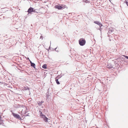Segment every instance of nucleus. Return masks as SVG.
Returning <instances> with one entry per match:
<instances>
[{"instance_id":"nucleus-22","label":"nucleus","mask_w":128,"mask_h":128,"mask_svg":"<svg viewBox=\"0 0 128 128\" xmlns=\"http://www.w3.org/2000/svg\"><path fill=\"white\" fill-rule=\"evenodd\" d=\"M108 68H113V67L112 66H110L109 67H108Z\"/></svg>"},{"instance_id":"nucleus-5","label":"nucleus","mask_w":128,"mask_h":128,"mask_svg":"<svg viewBox=\"0 0 128 128\" xmlns=\"http://www.w3.org/2000/svg\"><path fill=\"white\" fill-rule=\"evenodd\" d=\"M34 11V8L31 7H30L28 9L27 12L29 14L31 13L32 12H33Z\"/></svg>"},{"instance_id":"nucleus-16","label":"nucleus","mask_w":128,"mask_h":128,"mask_svg":"<svg viewBox=\"0 0 128 128\" xmlns=\"http://www.w3.org/2000/svg\"><path fill=\"white\" fill-rule=\"evenodd\" d=\"M62 76H61L60 75H58L57 77L56 78H61Z\"/></svg>"},{"instance_id":"nucleus-12","label":"nucleus","mask_w":128,"mask_h":128,"mask_svg":"<svg viewBox=\"0 0 128 128\" xmlns=\"http://www.w3.org/2000/svg\"><path fill=\"white\" fill-rule=\"evenodd\" d=\"M55 80H56V84H60V82L58 81V79H56V78Z\"/></svg>"},{"instance_id":"nucleus-28","label":"nucleus","mask_w":128,"mask_h":128,"mask_svg":"<svg viewBox=\"0 0 128 128\" xmlns=\"http://www.w3.org/2000/svg\"><path fill=\"white\" fill-rule=\"evenodd\" d=\"M1 118V116H0V120Z\"/></svg>"},{"instance_id":"nucleus-14","label":"nucleus","mask_w":128,"mask_h":128,"mask_svg":"<svg viewBox=\"0 0 128 128\" xmlns=\"http://www.w3.org/2000/svg\"><path fill=\"white\" fill-rule=\"evenodd\" d=\"M89 2V1L88 0H83V2H84L86 3H88Z\"/></svg>"},{"instance_id":"nucleus-15","label":"nucleus","mask_w":128,"mask_h":128,"mask_svg":"<svg viewBox=\"0 0 128 128\" xmlns=\"http://www.w3.org/2000/svg\"><path fill=\"white\" fill-rule=\"evenodd\" d=\"M38 11H39L37 9H34V11L33 12H36L38 13Z\"/></svg>"},{"instance_id":"nucleus-9","label":"nucleus","mask_w":128,"mask_h":128,"mask_svg":"<svg viewBox=\"0 0 128 128\" xmlns=\"http://www.w3.org/2000/svg\"><path fill=\"white\" fill-rule=\"evenodd\" d=\"M44 102V101H41V102L38 101V105L39 106H41L42 104V103Z\"/></svg>"},{"instance_id":"nucleus-11","label":"nucleus","mask_w":128,"mask_h":128,"mask_svg":"<svg viewBox=\"0 0 128 128\" xmlns=\"http://www.w3.org/2000/svg\"><path fill=\"white\" fill-rule=\"evenodd\" d=\"M24 89L25 90H29V88L27 86H25L24 87Z\"/></svg>"},{"instance_id":"nucleus-3","label":"nucleus","mask_w":128,"mask_h":128,"mask_svg":"<svg viewBox=\"0 0 128 128\" xmlns=\"http://www.w3.org/2000/svg\"><path fill=\"white\" fill-rule=\"evenodd\" d=\"M12 114L14 117L20 120H22L18 114H16L14 112H12Z\"/></svg>"},{"instance_id":"nucleus-29","label":"nucleus","mask_w":128,"mask_h":128,"mask_svg":"<svg viewBox=\"0 0 128 128\" xmlns=\"http://www.w3.org/2000/svg\"><path fill=\"white\" fill-rule=\"evenodd\" d=\"M50 48V46L49 48Z\"/></svg>"},{"instance_id":"nucleus-4","label":"nucleus","mask_w":128,"mask_h":128,"mask_svg":"<svg viewBox=\"0 0 128 128\" xmlns=\"http://www.w3.org/2000/svg\"><path fill=\"white\" fill-rule=\"evenodd\" d=\"M94 22V23L99 25L100 26V27H102L103 26L102 24H101L100 22L98 21H95Z\"/></svg>"},{"instance_id":"nucleus-25","label":"nucleus","mask_w":128,"mask_h":128,"mask_svg":"<svg viewBox=\"0 0 128 128\" xmlns=\"http://www.w3.org/2000/svg\"><path fill=\"white\" fill-rule=\"evenodd\" d=\"M57 48V47L56 48H55L54 50H55L56 51H58L56 50V49Z\"/></svg>"},{"instance_id":"nucleus-8","label":"nucleus","mask_w":128,"mask_h":128,"mask_svg":"<svg viewBox=\"0 0 128 128\" xmlns=\"http://www.w3.org/2000/svg\"><path fill=\"white\" fill-rule=\"evenodd\" d=\"M30 64H31L30 65H31V66L33 67L34 68H35V66L36 65H35V64L32 62Z\"/></svg>"},{"instance_id":"nucleus-6","label":"nucleus","mask_w":128,"mask_h":128,"mask_svg":"<svg viewBox=\"0 0 128 128\" xmlns=\"http://www.w3.org/2000/svg\"><path fill=\"white\" fill-rule=\"evenodd\" d=\"M43 116L42 118H43L44 119V121L45 122H48V118L46 117L45 115H42Z\"/></svg>"},{"instance_id":"nucleus-27","label":"nucleus","mask_w":128,"mask_h":128,"mask_svg":"<svg viewBox=\"0 0 128 128\" xmlns=\"http://www.w3.org/2000/svg\"><path fill=\"white\" fill-rule=\"evenodd\" d=\"M110 33L108 32L107 34H109Z\"/></svg>"},{"instance_id":"nucleus-13","label":"nucleus","mask_w":128,"mask_h":128,"mask_svg":"<svg viewBox=\"0 0 128 128\" xmlns=\"http://www.w3.org/2000/svg\"><path fill=\"white\" fill-rule=\"evenodd\" d=\"M39 112L40 113V115L41 117L42 118L43 116L42 115H45L44 114H42V112L40 111H39Z\"/></svg>"},{"instance_id":"nucleus-1","label":"nucleus","mask_w":128,"mask_h":128,"mask_svg":"<svg viewBox=\"0 0 128 128\" xmlns=\"http://www.w3.org/2000/svg\"><path fill=\"white\" fill-rule=\"evenodd\" d=\"M80 46H84L86 43L85 39L83 38H81L80 39L78 40Z\"/></svg>"},{"instance_id":"nucleus-17","label":"nucleus","mask_w":128,"mask_h":128,"mask_svg":"<svg viewBox=\"0 0 128 128\" xmlns=\"http://www.w3.org/2000/svg\"><path fill=\"white\" fill-rule=\"evenodd\" d=\"M123 56L125 57V58L128 59V56L125 55H123Z\"/></svg>"},{"instance_id":"nucleus-21","label":"nucleus","mask_w":128,"mask_h":128,"mask_svg":"<svg viewBox=\"0 0 128 128\" xmlns=\"http://www.w3.org/2000/svg\"><path fill=\"white\" fill-rule=\"evenodd\" d=\"M40 38L42 39H43V37L42 36H41L40 37Z\"/></svg>"},{"instance_id":"nucleus-23","label":"nucleus","mask_w":128,"mask_h":128,"mask_svg":"<svg viewBox=\"0 0 128 128\" xmlns=\"http://www.w3.org/2000/svg\"><path fill=\"white\" fill-rule=\"evenodd\" d=\"M29 60V62H30V64H31L32 63V61H31L30 60Z\"/></svg>"},{"instance_id":"nucleus-7","label":"nucleus","mask_w":128,"mask_h":128,"mask_svg":"<svg viewBox=\"0 0 128 128\" xmlns=\"http://www.w3.org/2000/svg\"><path fill=\"white\" fill-rule=\"evenodd\" d=\"M114 31V29L113 28H110L109 29V30L108 31V32L110 33H111L112 32H113Z\"/></svg>"},{"instance_id":"nucleus-20","label":"nucleus","mask_w":128,"mask_h":128,"mask_svg":"<svg viewBox=\"0 0 128 128\" xmlns=\"http://www.w3.org/2000/svg\"><path fill=\"white\" fill-rule=\"evenodd\" d=\"M124 2L126 3L127 6H128V2L127 1H126Z\"/></svg>"},{"instance_id":"nucleus-24","label":"nucleus","mask_w":128,"mask_h":128,"mask_svg":"<svg viewBox=\"0 0 128 128\" xmlns=\"http://www.w3.org/2000/svg\"><path fill=\"white\" fill-rule=\"evenodd\" d=\"M26 59L27 60H30V59L28 58H26Z\"/></svg>"},{"instance_id":"nucleus-26","label":"nucleus","mask_w":128,"mask_h":128,"mask_svg":"<svg viewBox=\"0 0 128 128\" xmlns=\"http://www.w3.org/2000/svg\"><path fill=\"white\" fill-rule=\"evenodd\" d=\"M29 114V113H28V114H27V115H26V116H30L28 115V114Z\"/></svg>"},{"instance_id":"nucleus-2","label":"nucleus","mask_w":128,"mask_h":128,"mask_svg":"<svg viewBox=\"0 0 128 128\" xmlns=\"http://www.w3.org/2000/svg\"><path fill=\"white\" fill-rule=\"evenodd\" d=\"M66 6L65 5L61 4L60 6L56 5L55 6V8L59 10H63L66 8Z\"/></svg>"},{"instance_id":"nucleus-10","label":"nucleus","mask_w":128,"mask_h":128,"mask_svg":"<svg viewBox=\"0 0 128 128\" xmlns=\"http://www.w3.org/2000/svg\"><path fill=\"white\" fill-rule=\"evenodd\" d=\"M46 66H47L46 64H44L42 66V67L44 69H46Z\"/></svg>"},{"instance_id":"nucleus-19","label":"nucleus","mask_w":128,"mask_h":128,"mask_svg":"<svg viewBox=\"0 0 128 128\" xmlns=\"http://www.w3.org/2000/svg\"><path fill=\"white\" fill-rule=\"evenodd\" d=\"M2 122L3 121H2L1 120L0 121V124H2V123H3V122Z\"/></svg>"},{"instance_id":"nucleus-18","label":"nucleus","mask_w":128,"mask_h":128,"mask_svg":"<svg viewBox=\"0 0 128 128\" xmlns=\"http://www.w3.org/2000/svg\"><path fill=\"white\" fill-rule=\"evenodd\" d=\"M101 27H100V28L99 29V30H100V32H101V30H102V28H101Z\"/></svg>"}]
</instances>
